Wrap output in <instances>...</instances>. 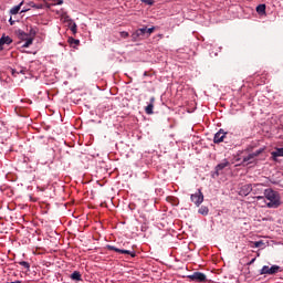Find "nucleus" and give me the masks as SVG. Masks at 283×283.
Masks as SVG:
<instances>
[{
  "label": "nucleus",
  "instance_id": "f257e3e1",
  "mask_svg": "<svg viewBox=\"0 0 283 283\" xmlns=\"http://www.w3.org/2000/svg\"><path fill=\"white\" fill-rule=\"evenodd\" d=\"M253 198L254 200H263V205H265L268 209H277V207L282 205L280 192L273 190L272 188L265 189L263 191V196H256Z\"/></svg>",
  "mask_w": 283,
  "mask_h": 283
},
{
  "label": "nucleus",
  "instance_id": "f03ea898",
  "mask_svg": "<svg viewBox=\"0 0 283 283\" xmlns=\"http://www.w3.org/2000/svg\"><path fill=\"white\" fill-rule=\"evenodd\" d=\"M191 202L196 205V207H200L202 202H205V195H202V190L198 189L195 193L190 196Z\"/></svg>",
  "mask_w": 283,
  "mask_h": 283
},
{
  "label": "nucleus",
  "instance_id": "7ed1b4c3",
  "mask_svg": "<svg viewBox=\"0 0 283 283\" xmlns=\"http://www.w3.org/2000/svg\"><path fill=\"white\" fill-rule=\"evenodd\" d=\"M275 273H280V265H263L260 270V275H275Z\"/></svg>",
  "mask_w": 283,
  "mask_h": 283
},
{
  "label": "nucleus",
  "instance_id": "20e7f679",
  "mask_svg": "<svg viewBox=\"0 0 283 283\" xmlns=\"http://www.w3.org/2000/svg\"><path fill=\"white\" fill-rule=\"evenodd\" d=\"M106 249L108 251H115V253H122L124 255H130V258H136V252H134L132 250L118 249V248H116L114 245H109V244L106 245Z\"/></svg>",
  "mask_w": 283,
  "mask_h": 283
},
{
  "label": "nucleus",
  "instance_id": "39448f33",
  "mask_svg": "<svg viewBox=\"0 0 283 283\" xmlns=\"http://www.w3.org/2000/svg\"><path fill=\"white\" fill-rule=\"evenodd\" d=\"M187 277L190 282H207V275L202 272H195Z\"/></svg>",
  "mask_w": 283,
  "mask_h": 283
},
{
  "label": "nucleus",
  "instance_id": "423d86ee",
  "mask_svg": "<svg viewBox=\"0 0 283 283\" xmlns=\"http://www.w3.org/2000/svg\"><path fill=\"white\" fill-rule=\"evenodd\" d=\"M147 34V28H142L137 29L133 34H132V40L133 41H138L143 39L144 35Z\"/></svg>",
  "mask_w": 283,
  "mask_h": 283
},
{
  "label": "nucleus",
  "instance_id": "0eeeda50",
  "mask_svg": "<svg viewBox=\"0 0 283 283\" xmlns=\"http://www.w3.org/2000/svg\"><path fill=\"white\" fill-rule=\"evenodd\" d=\"M253 191V185L248 184L240 187L239 196L247 197Z\"/></svg>",
  "mask_w": 283,
  "mask_h": 283
},
{
  "label": "nucleus",
  "instance_id": "6e6552de",
  "mask_svg": "<svg viewBox=\"0 0 283 283\" xmlns=\"http://www.w3.org/2000/svg\"><path fill=\"white\" fill-rule=\"evenodd\" d=\"M224 138H227V133H224V130L220 129L218 133L214 134L213 143L216 145H218L220 143H223Z\"/></svg>",
  "mask_w": 283,
  "mask_h": 283
},
{
  "label": "nucleus",
  "instance_id": "1a4fd4ad",
  "mask_svg": "<svg viewBox=\"0 0 283 283\" xmlns=\"http://www.w3.org/2000/svg\"><path fill=\"white\" fill-rule=\"evenodd\" d=\"M12 43V38H10L9 35L3 34L0 38V52L1 50H3L4 45H10Z\"/></svg>",
  "mask_w": 283,
  "mask_h": 283
},
{
  "label": "nucleus",
  "instance_id": "9d476101",
  "mask_svg": "<svg viewBox=\"0 0 283 283\" xmlns=\"http://www.w3.org/2000/svg\"><path fill=\"white\" fill-rule=\"evenodd\" d=\"M226 167H229V160L223 159L222 163L216 166V176H220V172L222 171V169H226Z\"/></svg>",
  "mask_w": 283,
  "mask_h": 283
},
{
  "label": "nucleus",
  "instance_id": "9b49d317",
  "mask_svg": "<svg viewBox=\"0 0 283 283\" xmlns=\"http://www.w3.org/2000/svg\"><path fill=\"white\" fill-rule=\"evenodd\" d=\"M154 103H156V97H150L149 104L145 107V112L148 115L154 114Z\"/></svg>",
  "mask_w": 283,
  "mask_h": 283
},
{
  "label": "nucleus",
  "instance_id": "f8f14e48",
  "mask_svg": "<svg viewBox=\"0 0 283 283\" xmlns=\"http://www.w3.org/2000/svg\"><path fill=\"white\" fill-rule=\"evenodd\" d=\"M252 193L254 196H260V193H264V187L261 184L252 186Z\"/></svg>",
  "mask_w": 283,
  "mask_h": 283
},
{
  "label": "nucleus",
  "instance_id": "ddd939ff",
  "mask_svg": "<svg viewBox=\"0 0 283 283\" xmlns=\"http://www.w3.org/2000/svg\"><path fill=\"white\" fill-rule=\"evenodd\" d=\"M65 19H66V21L69 22V28H70L71 32H72L73 34H76L77 28H78V27L76 25V22H74V20L70 19V17H66Z\"/></svg>",
  "mask_w": 283,
  "mask_h": 283
},
{
  "label": "nucleus",
  "instance_id": "4468645a",
  "mask_svg": "<svg viewBox=\"0 0 283 283\" xmlns=\"http://www.w3.org/2000/svg\"><path fill=\"white\" fill-rule=\"evenodd\" d=\"M18 38L20 41H28V39H32V36H30V34L25 33L23 30H18Z\"/></svg>",
  "mask_w": 283,
  "mask_h": 283
},
{
  "label": "nucleus",
  "instance_id": "2eb2a0df",
  "mask_svg": "<svg viewBox=\"0 0 283 283\" xmlns=\"http://www.w3.org/2000/svg\"><path fill=\"white\" fill-rule=\"evenodd\" d=\"M271 156L273 160H276L280 157H283V147L282 148H276L275 151L271 153Z\"/></svg>",
  "mask_w": 283,
  "mask_h": 283
},
{
  "label": "nucleus",
  "instance_id": "dca6fc26",
  "mask_svg": "<svg viewBox=\"0 0 283 283\" xmlns=\"http://www.w3.org/2000/svg\"><path fill=\"white\" fill-rule=\"evenodd\" d=\"M71 280H73L74 282H81L83 280L82 276H81V272L74 271L71 274Z\"/></svg>",
  "mask_w": 283,
  "mask_h": 283
},
{
  "label": "nucleus",
  "instance_id": "f3484780",
  "mask_svg": "<svg viewBox=\"0 0 283 283\" xmlns=\"http://www.w3.org/2000/svg\"><path fill=\"white\" fill-rule=\"evenodd\" d=\"M252 248L254 249H264L266 247V243H264V241L260 240V241H254L252 242Z\"/></svg>",
  "mask_w": 283,
  "mask_h": 283
},
{
  "label": "nucleus",
  "instance_id": "a211bd4d",
  "mask_svg": "<svg viewBox=\"0 0 283 283\" xmlns=\"http://www.w3.org/2000/svg\"><path fill=\"white\" fill-rule=\"evenodd\" d=\"M23 6V1H21L18 6H14L10 10V14H19L21 7Z\"/></svg>",
  "mask_w": 283,
  "mask_h": 283
},
{
  "label": "nucleus",
  "instance_id": "6ab92c4d",
  "mask_svg": "<svg viewBox=\"0 0 283 283\" xmlns=\"http://www.w3.org/2000/svg\"><path fill=\"white\" fill-rule=\"evenodd\" d=\"M198 213H200V216H209V207L201 206L198 210Z\"/></svg>",
  "mask_w": 283,
  "mask_h": 283
},
{
  "label": "nucleus",
  "instance_id": "aec40b11",
  "mask_svg": "<svg viewBox=\"0 0 283 283\" xmlns=\"http://www.w3.org/2000/svg\"><path fill=\"white\" fill-rule=\"evenodd\" d=\"M258 14H266V4H259L256 7Z\"/></svg>",
  "mask_w": 283,
  "mask_h": 283
},
{
  "label": "nucleus",
  "instance_id": "412c9836",
  "mask_svg": "<svg viewBox=\"0 0 283 283\" xmlns=\"http://www.w3.org/2000/svg\"><path fill=\"white\" fill-rule=\"evenodd\" d=\"M255 160V157L253 153L249 154L248 156L243 157V163H253Z\"/></svg>",
  "mask_w": 283,
  "mask_h": 283
},
{
  "label": "nucleus",
  "instance_id": "4be33fe9",
  "mask_svg": "<svg viewBox=\"0 0 283 283\" xmlns=\"http://www.w3.org/2000/svg\"><path fill=\"white\" fill-rule=\"evenodd\" d=\"M24 41L25 42L22 44V48H30L34 42V38H29L28 40H24Z\"/></svg>",
  "mask_w": 283,
  "mask_h": 283
},
{
  "label": "nucleus",
  "instance_id": "5701e85b",
  "mask_svg": "<svg viewBox=\"0 0 283 283\" xmlns=\"http://www.w3.org/2000/svg\"><path fill=\"white\" fill-rule=\"evenodd\" d=\"M30 7L34 8L35 10H43V3H34L32 1H30Z\"/></svg>",
  "mask_w": 283,
  "mask_h": 283
},
{
  "label": "nucleus",
  "instance_id": "b1692460",
  "mask_svg": "<svg viewBox=\"0 0 283 283\" xmlns=\"http://www.w3.org/2000/svg\"><path fill=\"white\" fill-rule=\"evenodd\" d=\"M69 43L71 45H78V43H81V40H76L74 38H69Z\"/></svg>",
  "mask_w": 283,
  "mask_h": 283
},
{
  "label": "nucleus",
  "instance_id": "393cba45",
  "mask_svg": "<svg viewBox=\"0 0 283 283\" xmlns=\"http://www.w3.org/2000/svg\"><path fill=\"white\" fill-rule=\"evenodd\" d=\"M18 264L27 269V271H30V264L28 263V261H20Z\"/></svg>",
  "mask_w": 283,
  "mask_h": 283
},
{
  "label": "nucleus",
  "instance_id": "a878e982",
  "mask_svg": "<svg viewBox=\"0 0 283 283\" xmlns=\"http://www.w3.org/2000/svg\"><path fill=\"white\" fill-rule=\"evenodd\" d=\"M30 8H32V7L30 6V2H29V3H28L27 6H24V7L22 8V10L20 11L21 14H23V12H29Z\"/></svg>",
  "mask_w": 283,
  "mask_h": 283
},
{
  "label": "nucleus",
  "instance_id": "bb28decb",
  "mask_svg": "<svg viewBox=\"0 0 283 283\" xmlns=\"http://www.w3.org/2000/svg\"><path fill=\"white\" fill-rule=\"evenodd\" d=\"M262 151H264V149H259L252 154H253L254 158H258V156H260V154H262Z\"/></svg>",
  "mask_w": 283,
  "mask_h": 283
},
{
  "label": "nucleus",
  "instance_id": "cd10ccee",
  "mask_svg": "<svg viewBox=\"0 0 283 283\" xmlns=\"http://www.w3.org/2000/svg\"><path fill=\"white\" fill-rule=\"evenodd\" d=\"M156 30V28L151 27V28H146V34H151L154 31Z\"/></svg>",
  "mask_w": 283,
  "mask_h": 283
},
{
  "label": "nucleus",
  "instance_id": "c85d7f7f",
  "mask_svg": "<svg viewBox=\"0 0 283 283\" xmlns=\"http://www.w3.org/2000/svg\"><path fill=\"white\" fill-rule=\"evenodd\" d=\"M29 33V36H36V30H34L33 28L30 29Z\"/></svg>",
  "mask_w": 283,
  "mask_h": 283
},
{
  "label": "nucleus",
  "instance_id": "c756f323",
  "mask_svg": "<svg viewBox=\"0 0 283 283\" xmlns=\"http://www.w3.org/2000/svg\"><path fill=\"white\" fill-rule=\"evenodd\" d=\"M120 36H122L123 39H127V36H129V33L126 32V31H124V32L120 33Z\"/></svg>",
  "mask_w": 283,
  "mask_h": 283
},
{
  "label": "nucleus",
  "instance_id": "7c9ffc66",
  "mask_svg": "<svg viewBox=\"0 0 283 283\" xmlns=\"http://www.w3.org/2000/svg\"><path fill=\"white\" fill-rule=\"evenodd\" d=\"M144 3H147L148 6H154V0H143Z\"/></svg>",
  "mask_w": 283,
  "mask_h": 283
},
{
  "label": "nucleus",
  "instance_id": "2f4dec72",
  "mask_svg": "<svg viewBox=\"0 0 283 283\" xmlns=\"http://www.w3.org/2000/svg\"><path fill=\"white\" fill-rule=\"evenodd\" d=\"M255 263V258H253L249 263L248 265L251 266V264H254Z\"/></svg>",
  "mask_w": 283,
  "mask_h": 283
},
{
  "label": "nucleus",
  "instance_id": "473e14b6",
  "mask_svg": "<svg viewBox=\"0 0 283 283\" xmlns=\"http://www.w3.org/2000/svg\"><path fill=\"white\" fill-rule=\"evenodd\" d=\"M261 207H266V205H264V200H259Z\"/></svg>",
  "mask_w": 283,
  "mask_h": 283
},
{
  "label": "nucleus",
  "instance_id": "72a5a7b5",
  "mask_svg": "<svg viewBox=\"0 0 283 283\" xmlns=\"http://www.w3.org/2000/svg\"><path fill=\"white\" fill-rule=\"evenodd\" d=\"M56 6H63V0H57Z\"/></svg>",
  "mask_w": 283,
  "mask_h": 283
},
{
  "label": "nucleus",
  "instance_id": "f704fd0d",
  "mask_svg": "<svg viewBox=\"0 0 283 283\" xmlns=\"http://www.w3.org/2000/svg\"><path fill=\"white\" fill-rule=\"evenodd\" d=\"M9 23H10V25H12L14 23V20H12V18H10Z\"/></svg>",
  "mask_w": 283,
  "mask_h": 283
},
{
  "label": "nucleus",
  "instance_id": "c9c22d12",
  "mask_svg": "<svg viewBox=\"0 0 283 283\" xmlns=\"http://www.w3.org/2000/svg\"><path fill=\"white\" fill-rule=\"evenodd\" d=\"M13 283H21V281H13Z\"/></svg>",
  "mask_w": 283,
  "mask_h": 283
},
{
  "label": "nucleus",
  "instance_id": "e433bc0d",
  "mask_svg": "<svg viewBox=\"0 0 283 283\" xmlns=\"http://www.w3.org/2000/svg\"><path fill=\"white\" fill-rule=\"evenodd\" d=\"M44 1V3L48 1V0H43Z\"/></svg>",
  "mask_w": 283,
  "mask_h": 283
},
{
  "label": "nucleus",
  "instance_id": "4c0bfd02",
  "mask_svg": "<svg viewBox=\"0 0 283 283\" xmlns=\"http://www.w3.org/2000/svg\"><path fill=\"white\" fill-rule=\"evenodd\" d=\"M12 74H14V70L12 71Z\"/></svg>",
  "mask_w": 283,
  "mask_h": 283
}]
</instances>
